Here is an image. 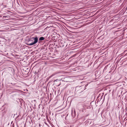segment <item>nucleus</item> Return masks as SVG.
Wrapping results in <instances>:
<instances>
[{
	"instance_id": "obj_7",
	"label": "nucleus",
	"mask_w": 127,
	"mask_h": 127,
	"mask_svg": "<svg viewBox=\"0 0 127 127\" xmlns=\"http://www.w3.org/2000/svg\"><path fill=\"white\" fill-rule=\"evenodd\" d=\"M7 17L6 16H3V17Z\"/></svg>"
},
{
	"instance_id": "obj_1",
	"label": "nucleus",
	"mask_w": 127,
	"mask_h": 127,
	"mask_svg": "<svg viewBox=\"0 0 127 127\" xmlns=\"http://www.w3.org/2000/svg\"><path fill=\"white\" fill-rule=\"evenodd\" d=\"M32 38L34 40V41L33 42L30 43L28 44L29 45H34L37 43L38 42V39L37 37H33Z\"/></svg>"
},
{
	"instance_id": "obj_3",
	"label": "nucleus",
	"mask_w": 127,
	"mask_h": 127,
	"mask_svg": "<svg viewBox=\"0 0 127 127\" xmlns=\"http://www.w3.org/2000/svg\"><path fill=\"white\" fill-rule=\"evenodd\" d=\"M44 38L42 37H41L39 39V40H42L44 39Z\"/></svg>"
},
{
	"instance_id": "obj_4",
	"label": "nucleus",
	"mask_w": 127,
	"mask_h": 127,
	"mask_svg": "<svg viewBox=\"0 0 127 127\" xmlns=\"http://www.w3.org/2000/svg\"><path fill=\"white\" fill-rule=\"evenodd\" d=\"M56 74L55 73H53L49 77V78H51L53 76H54V75H55Z\"/></svg>"
},
{
	"instance_id": "obj_6",
	"label": "nucleus",
	"mask_w": 127,
	"mask_h": 127,
	"mask_svg": "<svg viewBox=\"0 0 127 127\" xmlns=\"http://www.w3.org/2000/svg\"><path fill=\"white\" fill-rule=\"evenodd\" d=\"M61 82H60L59 84V85H58V86H60L61 85Z\"/></svg>"
},
{
	"instance_id": "obj_2",
	"label": "nucleus",
	"mask_w": 127,
	"mask_h": 127,
	"mask_svg": "<svg viewBox=\"0 0 127 127\" xmlns=\"http://www.w3.org/2000/svg\"><path fill=\"white\" fill-rule=\"evenodd\" d=\"M83 109H87L88 108L87 106L85 105H83Z\"/></svg>"
},
{
	"instance_id": "obj_8",
	"label": "nucleus",
	"mask_w": 127,
	"mask_h": 127,
	"mask_svg": "<svg viewBox=\"0 0 127 127\" xmlns=\"http://www.w3.org/2000/svg\"><path fill=\"white\" fill-rule=\"evenodd\" d=\"M39 126L40 127V124H39Z\"/></svg>"
},
{
	"instance_id": "obj_9",
	"label": "nucleus",
	"mask_w": 127,
	"mask_h": 127,
	"mask_svg": "<svg viewBox=\"0 0 127 127\" xmlns=\"http://www.w3.org/2000/svg\"><path fill=\"white\" fill-rule=\"evenodd\" d=\"M126 110L127 111V107L126 108Z\"/></svg>"
},
{
	"instance_id": "obj_5",
	"label": "nucleus",
	"mask_w": 127,
	"mask_h": 127,
	"mask_svg": "<svg viewBox=\"0 0 127 127\" xmlns=\"http://www.w3.org/2000/svg\"><path fill=\"white\" fill-rule=\"evenodd\" d=\"M59 81V80L58 79H56V80H55L54 81V83H55V82L56 81Z\"/></svg>"
}]
</instances>
